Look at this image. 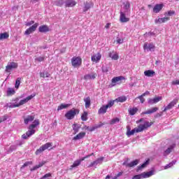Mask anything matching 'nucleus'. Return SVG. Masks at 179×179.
<instances>
[{
    "mask_svg": "<svg viewBox=\"0 0 179 179\" xmlns=\"http://www.w3.org/2000/svg\"><path fill=\"white\" fill-rule=\"evenodd\" d=\"M152 124V122L145 121L143 124H139L137 128H134L132 130H131V127L127 126V136H131V135H134L135 133L143 132V131L148 129V128H150Z\"/></svg>",
    "mask_w": 179,
    "mask_h": 179,
    "instance_id": "1",
    "label": "nucleus"
},
{
    "mask_svg": "<svg viewBox=\"0 0 179 179\" xmlns=\"http://www.w3.org/2000/svg\"><path fill=\"white\" fill-rule=\"evenodd\" d=\"M76 114H79V109L73 108L65 114V117L67 120H73Z\"/></svg>",
    "mask_w": 179,
    "mask_h": 179,
    "instance_id": "2",
    "label": "nucleus"
},
{
    "mask_svg": "<svg viewBox=\"0 0 179 179\" xmlns=\"http://www.w3.org/2000/svg\"><path fill=\"white\" fill-rule=\"evenodd\" d=\"M153 174H154L153 171H150L149 172H143L141 174L136 175L133 176L132 179L149 178V177H152Z\"/></svg>",
    "mask_w": 179,
    "mask_h": 179,
    "instance_id": "3",
    "label": "nucleus"
},
{
    "mask_svg": "<svg viewBox=\"0 0 179 179\" xmlns=\"http://www.w3.org/2000/svg\"><path fill=\"white\" fill-rule=\"evenodd\" d=\"M71 65L74 68H78V66H80L82 65V58L78 57H73L71 59Z\"/></svg>",
    "mask_w": 179,
    "mask_h": 179,
    "instance_id": "4",
    "label": "nucleus"
},
{
    "mask_svg": "<svg viewBox=\"0 0 179 179\" xmlns=\"http://www.w3.org/2000/svg\"><path fill=\"white\" fill-rule=\"evenodd\" d=\"M52 146V144L51 143H47L45 145H43L41 147H40L35 152L36 155H40L42 153V152H44V150H47V149H49V148H51Z\"/></svg>",
    "mask_w": 179,
    "mask_h": 179,
    "instance_id": "5",
    "label": "nucleus"
},
{
    "mask_svg": "<svg viewBox=\"0 0 179 179\" xmlns=\"http://www.w3.org/2000/svg\"><path fill=\"white\" fill-rule=\"evenodd\" d=\"M177 103H178V99H173L172 101H171L168 106H166L164 109L163 110V113H166V111H167V110H171V108H173V107H174V106H176V104H177Z\"/></svg>",
    "mask_w": 179,
    "mask_h": 179,
    "instance_id": "6",
    "label": "nucleus"
},
{
    "mask_svg": "<svg viewBox=\"0 0 179 179\" xmlns=\"http://www.w3.org/2000/svg\"><path fill=\"white\" fill-rule=\"evenodd\" d=\"M103 161H104L103 157L98 158L96 160L91 162V164L88 166V167H96V166L99 164H101V163H103Z\"/></svg>",
    "mask_w": 179,
    "mask_h": 179,
    "instance_id": "7",
    "label": "nucleus"
},
{
    "mask_svg": "<svg viewBox=\"0 0 179 179\" xmlns=\"http://www.w3.org/2000/svg\"><path fill=\"white\" fill-rule=\"evenodd\" d=\"M35 96L36 94H33V95L27 96L25 99L20 101V103H17V106H18V107H20V106H23V104H26V103L29 101V100H31V99H33V97H34Z\"/></svg>",
    "mask_w": 179,
    "mask_h": 179,
    "instance_id": "8",
    "label": "nucleus"
},
{
    "mask_svg": "<svg viewBox=\"0 0 179 179\" xmlns=\"http://www.w3.org/2000/svg\"><path fill=\"white\" fill-rule=\"evenodd\" d=\"M87 157H90V155H87L79 160L75 161L73 165L71 166L70 170H72V169H73L74 167H78V166H80V163H82V162H83L85 159H87Z\"/></svg>",
    "mask_w": 179,
    "mask_h": 179,
    "instance_id": "9",
    "label": "nucleus"
},
{
    "mask_svg": "<svg viewBox=\"0 0 179 179\" xmlns=\"http://www.w3.org/2000/svg\"><path fill=\"white\" fill-rule=\"evenodd\" d=\"M155 44L153 43L148 44V43H145L143 45V50L147 51H155Z\"/></svg>",
    "mask_w": 179,
    "mask_h": 179,
    "instance_id": "10",
    "label": "nucleus"
},
{
    "mask_svg": "<svg viewBox=\"0 0 179 179\" xmlns=\"http://www.w3.org/2000/svg\"><path fill=\"white\" fill-rule=\"evenodd\" d=\"M16 68H17V63L10 62L6 66V72H10V71H12V69H16Z\"/></svg>",
    "mask_w": 179,
    "mask_h": 179,
    "instance_id": "11",
    "label": "nucleus"
},
{
    "mask_svg": "<svg viewBox=\"0 0 179 179\" xmlns=\"http://www.w3.org/2000/svg\"><path fill=\"white\" fill-rule=\"evenodd\" d=\"M138 164H139V159H136L130 163H127V161L124 162L122 166H126V167H135V166H138Z\"/></svg>",
    "mask_w": 179,
    "mask_h": 179,
    "instance_id": "12",
    "label": "nucleus"
},
{
    "mask_svg": "<svg viewBox=\"0 0 179 179\" xmlns=\"http://www.w3.org/2000/svg\"><path fill=\"white\" fill-rule=\"evenodd\" d=\"M38 26V24L37 23L34 24V25H32L31 27H29L25 31L24 34L26 35L31 34L33 31H36V29H37Z\"/></svg>",
    "mask_w": 179,
    "mask_h": 179,
    "instance_id": "13",
    "label": "nucleus"
},
{
    "mask_svg": "<svg viewBox=\"0 0 179 179\" xmlns=\"http://www.w3.org/2000/svg\"><path fill=\"white\" fill-rule=\"evenodd\" d=\"M168 20H170V17H165L162 18H157L155 20V23L156 24H162V23H166V22H168Z\"/></svg>",
    "mask_w": 179,
    "mask_h": 179,
    "instance_id": "14",
    "label": "nucleus"
},
{
    "mask_svg": "<svg viewBox=\"0 0 179 179\" xmlns=\"http://www.w3.org/2000/svg\"><path fill=\"white\" fill-rule=\"evenodd\" d=\"M36 134V130H30L27 131L26 134H23L22 136V139H27L28 138H30L31 135H34Z\"/></svg>",
    "mask_w": 179,
    "mask_h": 179,
    "instance_id": "15",
    "label": "nucleus"
},
{
    "mask_svg": "<svg viewBox=\"0 0 179 179\" xmlns=\"http://www.w3.org/2000/svg\"><path fill=\"white\" fill-rule=\"evenodd\" d=\"M66 8H73L76 5V1L73 0H66L65 2Z\"/></svg>",
    "mask_w": 179,
    "mask_h": 179,
    "instance_id": "16",
    "label": "nucleus"
},
{
    "mask_svg": "<svg viewBox=\"0 0 179 179\" xmlns=\"http://www.w3.org/2000/svg\"><path fill=\"white\" fill-rule=\"evenodd\" d=\"M162 96H157L154 99H148V104H156L159 101H162Z\"/></svg>",
    "mask_w": 179,
    "mask_h": 179,
    "instance_id": "17",
    "label": "nucleus"
},
{
    "mask_svg": "<svg viewBox=\"0 0 179 179\" xmlns=\"http://www.w3.org/2000/svg\"><path fill=\"white\" fill-rule=\"evenodd\" d=\"M120 20L122 23H127V22H129V18L125 16V13L122 11H120Z\"/></svg>",
    "mask_w": 179,
    "mask_h": 179,
    "instance_id": "18",
    "label": "nucleus"
},
{
    "mask_svg": "<svg viewBox=\"0 0 179 179\" xmlns=\"http://www.w3.org/2000/svg\"><path fill=\"white\" fill-rule=\"evenodd\" d=\"M31 121H34V115H27L24 118V124H25V125H27V124L31 122Z\"/></svg>",
    "mask_w": 179,
    "mask_h": 179,
    "instance_id": "19",
    "label": "nucleus"
},
{
    "mask_svg": "<svg viewBox=\"0 0 179 179\" xmlns=\"http://www.w3.org/2000/svg\"><path fill=\"white\" fill-rule=\"evenodd\" d=\"M91 59L93 62H99L100 59H101V55L100 53H97L92 56Z\"/></svg>",
    "mask_w": 179,
    "mask_h": 179,
    "instance_id": "20",
    "label": "nucleus"
},
{
    "mask_svg": "<svg viewBox=\"0 0 179 179\" xmlns=\"http://www.w3.org/2000/svg\"><path fill=\"white\" fill-rule=\"evenodd\" d=\"M90 8H93V3L92 2H85L84 3L83 12H87Z\"/></svg>",
    "mask_w": 179,
    "mask_h": 179,
    "instance_id": "21",
    "label": "nucleus"
},
{
    "mask_svg": "<svg viewBox=\"0 0 179 179\" xmlns=\"http://www.w3.org/2000/svg\"><path fill=\"white\" fill-rule=\"evenodd\" d=\"M145 76H148V78H152L156 75V73L153 70H148L144 71Z\"/></svg>",
    "mask_w": 179,
    "mask_h": 179,
    "instance_id": "22",
    "label": "nucleus"
},
{
    "mask_svg": "<svg viewBox=\"0 0 179 179\" xmlns=\"http://www.w3.org/2000/svg\"><path fill=\"white\" fill-rule=\"evenodd\" d=\"M174 148H176V144H173L169 148H168L167 150L164 151V156H168V155H170V153H171Z\"/></svg>",
    "mask_w": 179,
    "mask_h": 179,
    "instance_id": "23",
    "label": "nucleus"
},
{
    "mask_svg": "<svg viewBox=\"0 0 179 179\" xmlns=\"http://www.w3.org/2000/svg\"><path fill=\"white\" fill-rule=\"evenodd\" d=\"M125 78L123 76H118V77H115L112 79V83L113 85H115V83H118V82H121V80H124Z\"/></svg>",
    "mask_w": 179,
    "mask_h": 179,
    "instance_id": "24",
    "label": "nucleus"
},
{
    "mask_svg": "<svg viewBox=\"0 0 179 179\" xmlns=\"http://www.w3.org/2000/svg\"><path fill=\"white\" fill-rule=\"evenodd\" d=\"M38 30L40 33H47L48 31H50V28H48V26L47 25H42L39 27Z\"/></svg>",
    "mask_w": 179,
    "mask_h": 179,
    "instance_id": "25",
    "label": "nucleus"
},
{
    "mask_svg": "<svg viewBox=\"0 0 179 179\" xmlns=\"http://www.w3.org/2000/svg\"><path fill=\"white\" fill-rule=\"evenodd\" d=\"M97 76L96 73L94 74H87L84 76L85 80H94V78Z\"/></svg>",
    "mask_w": 179,
    "mask_h": 179,
    "instance_id": "26",
    "label": "nucleus"
},
{
    "mask_svg": "<svg viewBox=\"0 0 179 179\" xmlns=\"http://www.w3.org/2000/svg\"><path fill=\"white\" fill-rule=\"evenodd\" d=\"M86 136L85 132H80L73 137V141H78L79 139H83Z\"/></svg>",
    "mask_w": 179,
    "mask_h": 179,
    "instance_id": "27",
    "label": "nucleus"
},
{
    "mask_svg": "<svg viewBox=\"0 0 179 179\" xmlns=\"http://www.w3.org/2000/svg\"><path fill=\"white\" fill-rule=\"evenodd\" d=\"M159 110V108L157 107H154L152 108L151 109H149L148 110L145 111V112H143L142 114L145 115V114H153V113H156V111Z\"/></svg>",
    "mask_w": 179,
    "mask_h": 179,
    "instance_id": "28",
    "label": "nucleus"
},
{
    "mask_svg": "<svg viewBox=\"0 0 179 179\" xmlns=\"http://www.w3.org/2000/svg\"><path fill=\"white\" fill-rule=\"evenodd\" d=\"M161 9H163V4H156L153 8L155 13H159Z\"/></svg>",
    "mask_w": 179,
    "mask_h": 179,
    "instance_id": "29",
    "label": "nucleus"
},
{
    "mask_svg": "<svg viewBox=\"0 0 179 179\" xmlns=\"http://www.w3.org/2000/svg\"><path fill=\"white\" fill-rule=\"evenodd\" d=\"M45 163H47V162L42 161L41 162L39 163V164L36 165L32 169H31V171H34L37 170V169H40V167H43V165L45 164Z\"/></svg>",
    "mask_w": 179,
    "mask_h": 179,
    "instance_id": "30",
    "label": "nucleus"
},
{
    "mask_svg": "<svg viewBox=\"0 0 179 179\" xmlns=\"http://www.w3.org/2000/svg\"><path fill=\"white\" fill-rule=\"evenodd\" d=\"M109 57H110V58H111L114 61H117L118 58H120V57L118 56V54H117V53L114 54V52H110L109 53Z\"/></svg>",
    "mask_w": 179,
    "mask_h": 179,
    "instance_id": "31",
    "label": "nucleus"
},
{
    "mask_svg": "<svg viewBox=\"0 0 179 179\" xmlns=\"http://www.w3.org/2000/svg\"><path fill=\"white\" fill-rule=\"evenodd\" d=\"M73 130L74 131V134L79 132V129L81 128L80 124H73L72 126Z\"/></svg>",
    "mask_w": 179,
    "mask_h": 179,
    "instance_id": "32",
    "label": "nucleus"
},
{
    "mask_svg": "<svg viewBox=\"0 0 179 179\" xmlns=\"http://www.w3.org/2000/svg\"><path fill=\"white\" fill-rule=\"evenodd\" d=\"M84 101L85 103V108H89V107H90L91 106L90 96H87V98H85Z\"/></svg>",
    "mask_w": 179,
    "mask_h": 179,
    "instance_id": "33",
    "label": "nucleus"
},
{
    "mask_svg": "<svg viewBox=\"0 0 179 179\" xmlns=\"http://www.w3.org/2000/svg\"><path fill=\"white\" fill-rule=\"evenodd\" d=\"M115 101H117V103H124L127 101V96H119L117 99L115 100Z\"/></svg>",
    "mask_w": 179,
    "mask_h": 179,
    "instance_id": "34",
    "label": "nucleus"
},
{
    "mask_svg": "<svg viewBox=\"0 0 179 179\" xmlns=\"http://www.w3.org/2000/svg\"><path fill=\"white\" fill-rule=\"evenodd\" d=\"M107 106H103L102 107H101L98 111L99 114H106L107 113Z\"/></svg>",
    "mask_w": 179,
    "mask_h": 179,
    "instance_id": "35",
    "label": "nucleus"
},
{
    "mask_svg": "<svg viewBox=\"0 0 179 179\" xmlns=\"http://www.w3.org/2000/svg\"><path fill=\"white\" fill-rule=\"evenodd\" d=\"M6 38H9V34L6 32L0 34V41L2 40H6Z\"/></svg>",
    "mask_w": 179,
    "mask_h": 179,
    "instance_id": "36",
    "label": "nucleus"
},
{
    "mask_svg": "<svg viewBox=\"0 0 179 179\" xmlns=\"http://www.w3.org/2000/svg\"><path fill=\"white\" fill-rule=\"evenodd\" d=\"M149 164V161H146L145 162H144L142 165L138 166L136 171L137 173L141 171V170H142V169H145V167H146V166Z\"/></svg>",
    "mask_w": 179,
    "mask_h": 179,
    "instance_id": "37",
    "label": "nucleus"
},
{
    "mask_svg": "<svg viewBox=\"0 0 179 179\" xmlns=\"http://www.w3.org/2000/svg\"><path fill=\"white\" fill-rule=\"evenodd\" d=\"M103 125H104V123H100L98 125H95L92 127H90V132H93V131H94L95 129H97V128H101V127H103Z\"/></svg>",
    "mask_w": 179,
    "mask_h": 179,
    "instance_id": "38",
    "label": "nucleus"
},
{
    "mask_svg": "<svg viewBox=\"0 0 179 179\" xmlns=\"http://www.w3.org/2000/svg\"><path fill=\"white\" fill-rule=\"evenodd\" d=\"M136 113H138L137 108H130L129 110V114L130 115H135L136 114Z\"/></svg>",
    "mask_w": 179,
    "mask_h": 179,
    "instance_id": "39",
    "label": "nucleus"
},
{
    "mask_svg": "<svg viewBox=\"0 0 179 179\" xmlns=\"http://www.w3.org/2000/svg\"><path fill=\"white\" fill-rule=\"evenodd\" d=\"M65 2L64 0H58L56 1H54L53 5H55L56 6H62Z\"/></svg>",
    "mask_w": 179,
    "mask_h": 179,
    "instance_id": "40",
    "label": "nucleus"
},
{
    "mask_svg": "<svg viewBox=\"0 0 179 179\" xmlns=\"http://www.w3.org/2000/svg\"><path fill=\"white\" fill-rule=\"evenodd\" d=\"M69 106H70L69 104L62 103L59 106H58L57 111H59V110H64V108H68Z\"/></svg>",
    "mask_w": 179,
    "mask_h": 179,
    "instance_id": "41",
    "label": "nucleus"
},
{
    "mask_svg": "<svg viewBox=\"0 0 179 179\" xmlns=\"http://www.w3.org/2000/svg\"><path fill=\"white\" fill-rule=\"evenodd\" d=\"M15 89L13 88H8L7 90V96H13L15 94Z\"/></svg>",
    "mask_w": 179,
    "mask_h": 179,
    "instance_id": "42",
    "label": "nucleus"
},
{
    "mask_svg": "<svg viewBox=\"0 0 179 179\" xmlns=\"http://www.w3.org/2000/svg\"><path fill=\"white\" fill-rule=\"evenodd\" d=\"M174 164H176V161H172L171 162H170L169 164H166L164 166V169L167 170V169H170V168L173 167L174 166Z\"/></svg>",
    "mask_w": 179,
    "mask_h": 179,
    "instance_id": "43",
    "label": "nucleus"
},
{
    "mask_svg": "<svg viewBox=\"0 0 179 179\" xmlns=\"http://www.w3.org/2000/svg\"><path fill=\"white\" fill-rule=\"evenodd\" d=\"M118 122H120V118L115 117L110 120V125H114V124H118Z\"/></svg>",
    "mask_w": 179,
    "mask_h": 179,
    "instance_id": "44",
    "label": "nucleus"
},
{
    "mask_svg": "<svg viewBox=\"0 0 179 179\" xmlns=\"http://www.w3.org/2000/svg\"><path fill=\"white\" fill-rule=\"evenodd\" d=\"M6 107H8L9 108H15V107H19V105L13 104L12 103H7Z\"/></svg>",
    "mask_w": 179,
    "mask_h": 179,
    "instance_id": "45",
    "label": "nucleus"
},
{
    "mask_svg": "<svg viewBox=\"0 0 179 179\" xmlns=\"http://www.w3.org/2000/svg\"><path fill=\"white\" fill-rule=\"evenodd\" d=\"M82 121H87V112L85 111L81 115Z\"/></svg>",
    "mask_w": 179,
    "mask_h": 179,
    "instance_id": "46",
    "label": "nucleus"
},
{
    "mask_svg": "<svg viewBox=\"0 0 179 179\" xmlns=\"http://www.w3.org/2000/svg\"><path fill=\"white\" fill-rule=\"evenodd\" d=\"M115 100L114 101H110L106 106V108H111L113 106H114V103H115Z\"/></svg>",
    "mask_w": 179,
    "mask_h": 179,
    "instance_id": "47",
    "label": "nucleus"
},
{
    "mask_svg": "<svg viewBox=\"0 0 179 179\" xmlns=\"http://www.w3.org/2000/svg\"><path fill=\"white\" fill-rule=\"evenodd\" d=\"M29 164H33V162H26L20 168V170H23L24 167H27Z\"/></svg>",
    "mask_w": 179,
    "mask_h": 179,
    "instance_id": "48",
    "label": "nucleus"
},
{
    "mask_svg": "<svg viewBox=\"0 0 179 179\" xmlns=\"http://www.w3.org/2000/svg\"><path fill=\"white\" fill-rule=\"evenodd\" d=\"M22 80V78H17L16 81H15V88L16 89H19V86H20V80Z\"/></svg>",
    "mask_w": 179,
    "mask_h": 179,
    "instance_id": "49",
    "label": "nucleus"
},
{
    "mask_svg": "<svg viewBox=\"0 0 179 179\" xmlns=\"http://www.w3.org/2000/svg\"><path fill=\"white\" fill-rule=\"evenodd\" d=\"M41 78H50V73L48 72L40 73Z\"/></svg>",
    "mask_w": 179,
    "mask_h": 179,
    "instance_id": "50",
    "label": "nucleus"
},
{
    "mask_svg": "<svg viewBox=\"0 0 179 179\" xmlns=\"http://www.w3.org/2000/svg\"><path fill=\"white\" fill-rule=\"evenodd\" d=\"M136 99H139L141 103H142V104H143V103H145V98H143V96L141 95L139 96H138Z\"/></svg>",
    "mask_w": 179,
    "mask_h": 179,
    "instance_id": "51",
    "label": "nucleus"
},
{
    "mask_svg": "<svg viewBox=\"0 0 179 179\" xmlns=\"http://www.w3.org/2000/svg\"><path fill=\"white\" fill-rule=\"evenodd\" d=\"M45 57H36L35 59V61H38V62H43V61H44Z\"/></svg>",
    "mask_w": 179,
    "mask_h": 179,
    "instance_id": "52",
    "label": "nucleus"
},
{
    "mask_svg": "<svg viewBox=\"0 0 179 179\" xmlns=\"http://www.w3.org/2000/svg\"><path fill=\"white\" fill-rule=\"evenodd\" d=\"M129 8H131V4L129 3V2H126V3H124V9H126V10H128V9H129Z\"/></svg>",
    "mask_w": 179,
    "mask_h": 179,
    "instance_id": "53",
    "label": "nucleus"
},
{
    "mask_svg": "<svg viewBox=\"0 0 179 179\" xmlns=\"http://www.w3.org/2000/svg\"><path fill=\"white\" fill-rule=\"evenodd\" d=\"M174 13H176V12L174 10H170L168 13H166V16H173V15H174Z\"/></svg>",
    "mask_w": 179,
    "mask_h": 179,
    "instance_id": "54",
    "label": "nucleus"
},
{
    "mask_svg": "<svg viewBox=\"0 0 179 179\" xmlns=\"http://www.w3.org/2000/svg\"><path fill=\"white\" fill-rule=\"evenodd\" d=\"M6 120H8V116L6 115L0 117V124L1 122H3V121H6Z\"/></svg>",
    "mask_w": 179,
    "mask_h": 179,
    "instance_id": "55",
    "label": "nucleus"
},
{
    "mask_svg": "<svg viewBox=\"0 0 179 179\" xmlns=\"http://www.w3.org/2000/svg\"><path fill=\"white\" fill-rule=\"evenodd\" d=\"M145 36L146 37H149V36H155V32L150 31V32H148V33H145Z\"/></svg>",
    "mask_w": 179,
    "mask_h": 179,
    "instance_id": "56",
    "label": "nucleus"
},
{
    "mask_svg": "<svg viewBox=\"0 0 179 179\" xmlns=\"http://www.w3.org/2000/svg\"><path fill=\"white\" fill-rule=\"evenodd\" d=\"M117 44H122L124 43V39L120 38H117Z\"/></svg>",
    "mask_w": 179,
    "mask_h": 179,
    "instance_id": "57",
    "label": "nucleus"
},
{
    "mask_svg": "<svg viewBox=\"0 0 179 179\" xmlns=\"http://www.w3.org/2000/svg\"><path fill=\"white\" fill-rule=\"evenodd\" d=\"M16 149H17V145H11L10 147V150H11V152H13V150H16Z\"/></svg>",
    "mask_w": 179,
    "mask_h": 179,
    "instance_id": "58",
    "label": "nucleus"
},
{
    "mask_svg": "<svg viewBox=\"0 0 179 179\" xmlns=\"http://www.w3.org/2000/svg\"><path fill=\"white\" fill-rule=\"evenodd\" d=\"M36 126L33 123L32 124L29 125V129L31 131H34V128H36Z\"/></svg>",
    "mask_w": 179,
    "mask_h": 179,
    "instance_id": "59",
    "label": "nucleus"
},
{
    "mask_svg": "<svg viewBox=\"0 0 179 179\" xmlns=\"http://www.w3.org/2000/svg\"><path fill=\"white\" fill-rule=\"evenodd\" d=\"M162 115H163V110L159 113H157L155 117V118H159V117H162Z\"/></svg>",
    "mask_w": 179,
    "mask_h": 179,
    "instance_id": "60",
    "label": "nucleus"
},
{
    "mask_svg": "<svg viewBox=\"0 0 179 179\" xmlns=\"http://www.w3.org/2000/svg\"><path fill=\"white\" fill-rule=\"evenodd\" d=\"M36 127H38L40 125V121L38 120H35L33 122Z\"/></svg>",
    "mask_w": 179,
    "mask_h": 179,
    "instance_id": "61",
    "label": "nucleus"
},
{
    "mask_svg": "<svg viewBox=\"0 0 179 179\" xmlns=\"http://www.w3.org/2000/svg\"><path fill=\"white\" fill-rule=\"evenodd\" d=\"M102 72H105V73L108 72V69H107V66H102Z\"/></svg>",
    "mask_w": 179,
    "mask_h": 179,
    "instance_id": "62",
    "label": "nucleus"
},
{
    "mask_svg": "<svg viewBox=\"0 0 179 179\" xmlns=\"http://www.w3.org/2000/svg\"><path fill=\"white\" fill-rule=\"evenodd\" d=\"M31 24H34V21H30L25 24L26 26H31Z\"/></svg>",
    "mask_w": 179,
    "mask_h": 179,
    "instance_id": "63",
    "label": "nucleus"
},
{
    "mask_svg": "<svg viewBox=\"0 0 179 179\" xmlns=\"http://www.w3.org/2000/svg\"><path fill=\"white\" fill-rule=\"evenodd\" d=\"M172 85H179V80H175L172 82Z\"/></svg>",
    "mask_w": 179,
    "mask_h": 179,
    "instance_id": "64",
    "label": "nucleus"
}]
</instances>
